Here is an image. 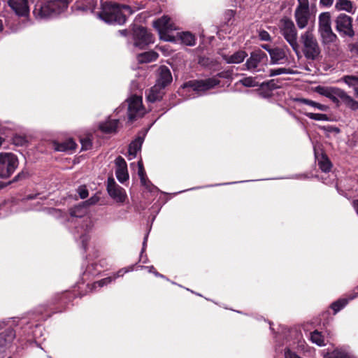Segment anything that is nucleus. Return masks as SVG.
<instances>
[{
    "label": "nucleus",
    "instance_id": "obj_1",
    "mask_svg": "<svg viewBox=\"0 0 358 358\" xmlns=\"http://www.w3.org/2000/svg\"><path fill=\"white\" fill-rule=\"evenodd\" d=\"M101 9L97 15L100 19L108 24H122L126 22L127 15H131L133 13L129 6L112 2L103 3Z\"/></svg>",
    "mask_w": 358,
    "mask_h": 358
},
{
    "label": "nucleus",
    "instance_id": "obj_2",
    "mask_svg": "<svg viewBox=\"0 0 358 358\" xmlns=\"http://www.w3.org/2000/svg\"><path fill=\"white\" fill-rule=\"evenodd\" d=\"M68 5L67 0H48L43 3L36 5L33 13L37 19H46L64 12Z\"/></svg>",
    "mask_w": 358,
    "mask_h": 358
},
{
    "label": "nucleus",
    "instance_id": "obj_3",
    "mask_svg": "<svg viewBox=\"0 0 358 358\" xmlns=\"http://www.w3.org/2000/svg\"><path fill=\"white\" fill-rule=\"evenodd\" d=\"M280 33L299 57L300 55L298 33L293 21L287 17L281 19L278 24Z\"/></svg>",
    "mask_w": 358,
    "mask_h": 358
},
{
    "label": "nucleus",
    "instance_id": "obj_4",
    "mask_svg": "<svg viewBox=\"0 0 358 358\" xmlns=\"http://www.w3.org/2000/svg\"><path fill=\"white\" fill-rule=\"evenodd\" d=\"M302 51L307 59L315 60L320 54V48L313 31L308 29L300 36Z\"/></svg>",
    "mask_w": 358,
    "mask_h": 358
},
{
    "label": "nucleus",
    "instance_id": "obj_5",
    "mask_svg": "<svg viewBox=\"0 0 358 358\" xmlns=\"http://www.w3.org/2000/svg\"><path fill=\"white\" fill-rule=\"evenodd\" d=\"M318 31L324 43H331L337 38L333 32L331 25V15L329 12H324L318 17Z\"/></svg>",
    "mask_w": 358,
    "mask_h": 358
},
{
    "label": "nucleus",
    "instance_id": "obj_6",
    "mask_svg": "<svg viewBox=\"0 0 358 358\" xmlns=\"http://www.w3.org/2000/svg\"><path fill=\"white\" fill-rule=\"evenodd\" d=\"M18 166V159L15 155L11 152L0 153V178H8Z\"/></svg>",
    "mask_w": 358,
    "mask_h": 358
},
{
    "label": "nucleus",
    "instance_id": "obj_7",
    "mask_svg": "<svg viewBox=\"0 0 358 358\" xmlns=\"http://www.w3.org/2000/svg\"><path fill=\"white\" fill-rule=\"evenodd\" d=\"M220 84L217 76L201 80H192L184 85V88H191L194 92L199 94L205 92Z\"/></svg>",
    "mask_w": 358,
    "mask_h": 358
},
{
    "label": "nucleus",
    "instance_id": "obj_8",
    "mask_svg": "<svg viewBox=\"0 0 358 358\" xmlns=\"http://www.w3.org/2000/svg\"><path fill=\"white\" fill-rule=\"evenodd\" d=\"M152 25L157 30L161 38L169 41L166 34L172 30H176V27L169 15H163L162 17L153 21Z\"/></svg>",
    "mask_w": 358,
    "mask_h": 358
},
{
    "label": "nucleus",
    "instance_id": "obj_9",
    "mask_svg": "<svg viewBox=\"0 0 358 358\" xmlns=\"http://www.w3.org/2000/svg\"><path fill=\"white\" fill-rule=\"evenodd\" d=\"M107 192L109 196L117 203H122L127 199L125 189L117 185L113 178H108L107 180Z\"/></svg>",
    "mask_w": 358,
    "mask_h": 358
},
{
    "label": "nucleus",
    "instance_id": "obj_10",
    "mask_svg": "<svg viewBox=\"0 0 358 358\" xmlns=\"http://www.w3.org/2000/svg\"><path fill=\"white\" fill-rule=\"evenodd\" d=\"M267 61V55L261 50H255L250 53V57L247 59L245 66L248 71L258 72L261 70L259 67L261 64Z\"/></svg>",
    "mask_w": 358,
    "mask_h": 358
},
{
    "label": "nucleus",
    "instance_id": "obj_11",
    "mask_svg": "<svg viewBox=\"0 0 358 358\" xmlns=\"http://www.w3.org/2000/svg\"><path fill=\"white\" fill-rule=\"evenodd\" d=\"M128 101V116L131 121H133L136 117L142 116L145 113V109L143 107L142 97L139 96H132L127 100Z\"/></svg>",
    "mask_w": 358,
    "mask_h": 358
},
{
    "label": "nucleus",
    "instance_id": "obj_12",
    "mask_svg": "<svg viewBox=\"0 0 358 358\" xmlns=\"http://www.w3.org/2000/svg\"><path fill=\"white\" fill-rule=\"evenodd\" d=\"M352 20L350 16L345 14H340L336 20L337 31L345 36L352 37L355 35V32L352 29Z\"/></svg>",
    "mask_w": 358,
    "mask_h": 358
},
{
    "label": "nucleus",
    "instance_id": "obj_13",
    "mask_svg": "<svg viewBox=\"0 0 358 358\" xmlns=\"http://www.w3.org/2000/svg\"><path fill=\"white\" fill-rule=\"evenodd\" d=\"M333 102L338 105L340 103H343L346 107L352 110H358V101L355 100L351 96L348 95L344 90L336 87Z\"/></svg>",
    "mask_w": 358,
    "mask_h": 358
},
{
    "label": "nucleus",
    "instance_id": "obj_14",
    "mask_svg": "<svg viewBox=\"0 0 358 358\" xmlns=\"http://www.w3.org/2000/svg\"><path fill=\"white\" fill-rule=\"evenodd\" d=\"M134 45L141 48L154 42L152 35L143 27H138L134 29Z\"/></svg>",
    "mask_w": 358,
    "mask_h": 358
},
{
    "label": "nucleus",
    "instance_id": "obj_15",
    "mask_svg": "<svg viewBox=\"0 0 358 358\" xmlns=\"http://www.w3.org/2000/svg\"><path fill=\"white\" fill-rule=\"evenodd\" d=\"M115 175L118 181L121 183L129 179V173L126 161L121 156L117 157L115 160Z\"/></svg>",
    "mask_w": 358,
    "mask_h": 358
},
{
    "label": "nucleus",
    "instance_id": "obj_16",
    "mask_svg": "<svg viewBox=\"0 0 358 358\" xmlns=\"http://www.w3.org/2000/svg\"><path fill=\"white\" fill-rule=\"evenodd\" d=\"M8 3L17 15L25 17L29 16V8L27 0H8Z\"/></svg>",
    "mask_w": 358,
    "mask_h": 358
},
{
    "label": "nucleus",
    "instance_id": "obj_17",
    "mask_svg": "<svg viewBox=\"0 0 358 358\" xmlns=\"http://www.w3.org/2000/svg\"><path fill=\"white\" fill-rule=\"evenodd\" d=\"M310 16L309 7H296L294 18L299 29H303L307 26Z\"/></svg>",
    "mask_w": 358,
    "mask_h": 358
},
{
    "label": "nucleus",
    "instance_id": "obj_18",
    "mask_svg": "<svg viewBox=\"0 0 358 358\" xmlns=\"http://www.w3.org/2000/svg\"><path fill=\"white\" fill-rule=\"evenodd\" d=\"M271 64H283L287 60L285 50L282 48L276 47L269 51Z\"/></svg>",
    "mask_w": 358,
    "mask_h": 358
},
{
    "label": "nucleus",
    "instance_id": "obj_19",
    "mask_svg": "<svg viewBox=\"0 0 358 358\" xmlns=\"http://www.w3.org/2000/svg\"><path fill=\"white\" fill-rule=\"evenodd\" d=\"M171 81L172 76L170 70L166 66H161L159 69V76L157 80V83L165 88Z\"/></svg>",
    "mask_w": 358,
    "mask_h": 358
},
{
    "label": "nucleus",
    "instance_id": "obj_20",
    "mask_svg": "<svg viewBox=\"0 0 358 358\" xmlns=\"http://www.w3.org/2000/svg\"><path fill=\"white\" fill-rule=\"evenodd\" d=\"M247 56L248 54L244 50H238L232 55H222L223 59L227 64H240L244 61Z\"/></svg>",
    "mask_w": 358,
    "mask_h": 358
},
{
    "label": "nucleus",
    "instance_id": "obj_21",
    "mask_svg": "<svg viewBox=\"0 0 358 358\" xmlns=\"http://www.w3.org/2000/svg\"><path fill=\"white\" fill-rule=\"evenodd\" d=\"M97 3L98 0H78L74 7L77 10L92 12Z\"/></svg>",
    "mask_w": 358,
    "mask_h": 358
},
{
    "label": "nucleus",
    "instance_id": "obj_22",
    "mask_svg": "<svg viewBox=\"0 0 358 358\" xmlns=\"http://www.w3.org/2000/svg\"><path fill=\"white\" fill-rule=\"evenodd\" d=\"M143 140V137L138 136L130 143L128 150L129 160L134 159L136 157L137 152L141 149Z\"/></svg>",
    "mask_w": 358,
    "mask_h": 358
},
{
    "label": "nucleus",
    "instance_id": "obj_23",
    "mask_svg": "<svg viewBox=\"0 0 358 358\" xmlns=\"http://www.w3.org/2000/svg\"><path fill=\"white\" fill-rule=\"evenodd\" d=\"M164 87L156 83L152 87L150 88V92L147 96V99L150 102H155L162 99L164 95L163 90Z\"/></svg>",
    "mask_w": 358,
    "mask_h": 358
},
{
    "label": "nucleus",
    "instance_id": "obj_24",
    "mask_svg": "<svg viewBox=\"0 0 358 358\" xmlns=\"http://www.w3.org/2000/svg\"><path fill=\"white\" fill-rule=\"evenodd\" d=\"M138 174L141 179V184L145 187L146 189H148L150 192H153L154 189H157V188L153 186L150 181L147 180L145 178V172L144 171L143 164L142 160H139L138 162Z\"/></svg>",
    "mask_w": 358,
    "mask_h": 358
},
{
    "label": "nucleus",
    "instance_id": "obj_25",
    "mask_svg": "<svg viewBox=\"0 0 358 358\" xmlns=\"http://www.w3.org/2000/svg\"><path fill=\"white\" fill-rule=\"evenodd\" d=\"M15 337V331L13 329H7L5 331L0 334V347H3L7 343L13 341Z\"/></svg>",
    "mask_w": 358,
    "mask_h": 358
},
{
    "label": "nucleus",
    "instance_id": "obj_26",
    "mask_svg": "<svg viewBox=\"0 0 358 358\" xmlns=\"http://www.w3.org/2000/svg\"><path fill=\"white\" fill-rule=\"evenodd\" d=\"M336 87H325V86H317L315 88L316 92L319 94L324 96L333 101V99H336L334 97V94L336 92Z\"/></svg>",
    "mask_w": 358,
    "mask_h": 358
},
{
    "label": "nucleus",
    "instance_id": "obj_27",
    "mask_svg": "<svg viewBox=\"0 0 358 358\" xmlns=\"http://www.w3.org/2000/svg\"><path fill=\"white\" fill-rule=\"evenodd\" d=\"M357 296H358V292L350 294L348 299H342L334 302L331 307L334 310V313H338L348 303L349 301L354 299Z\"/></svg>",
    "mask_w": 358,
    "mask_h": 358
},
{
    "label": "nucleus",
    "instance_id": "obj_28",
    "mask_svg": "<svg viewBox=\"0 0 358 358\" xmlns=\"http://www.w3.org/2000/svg\"><path fill=\"white\" fill-rule=\"evenodd\" d=\"M76 147V143L72 138H69L62 143L55 144V149L59 152H66L75 150Z\"/></svg>",
    "mask_w": 358,
    "mask_h": 358
},
{
    "label": "nucleus",
    "instance_id": "obj_29",
    "mask_svg": "<svg viewBox=\"0 0 358 358\" xmlns=\"http://www.w3.org/2000/svg\"><path fill=\"white\" fill-rule=\"evenodd\" d=\"M127 270H120L113 278L112 277H108L103 279H101V280H99L94 283L93 287L94 288H96L97 287H101L104 285H106L112 282L113 280H115L117 277L122 276L125 273H127Z\"/></svg>",
    "mask_w": 358,
    "mask_h": 358
},
{
    "label": "nucleus",
    "instance_id": "obj_30",
    "mask_svg": "<svg viewBox=\"0 0 358 358\" xmlns=\"http://www.w3.org/2000/svg\"><path fill=\"white\" fill-rule=\"evenodd\" d=\"M335 8L337 10H345L350 13H354L352 3L349 0H337Z\"/></svg>",
    "mask_w": 358,
    "mask_h": 358
},
{
    "label": "nucleus",
    "instance_id": "obj_31",
    "mask_svg": "<svg viewBox=\"0 0 358 358\" xmlns=\"http://www.w3.org/2000/svg\"><path fill=\"white\" fill-rule=\"evenodd\" d=\"M158 57V54L154 51L145 52L138 56V61L140 63H148L155 61Z\"/></svg>",
    "mask_w": 358,
    "mask_h": 358
},
{
    "label": "nucleus",
    "instance_id": "obj_32",
    "mask_svg": "<svg viewBox=\"0 0 358 358\" xmlns=\"http://www.w3.org/2000/svg\"><path fill=\"white\" fill-rule=\"evenodd\" d=\"M118 120H108L100 125V129L106 133H112L117 129Z\"/></svg>",
    "mask_w": 358,
    "mask_h": 358
},
{
    "label": "nucleus",
    "instance_id": "obj_33",
    "mask_svg": "<svg viewBox=\"0 0 358 358\" xmlns=\"http://www.w3.org/2000/svg\"><path fill=\"white\" fill-rule=\"evenodd\" d=\"M318 166L322 171L329 172L331 169L332 164L329 158L326 155H322L318 159Z\"/></svg>",
    "mask_w": 358,
    "mask_h": 358
},
{
    "label": "nucleus",
    "instance_id": "obj_34",
    "mask_svg": "<svg viewBox=\"0 0 358 358\" xmlns=\"http://www.w3.org/2000/svg\"><path fill=\"white\" fill-rule=\"evenodd\" d=\"M298 101L301 103H304L306 105H308L310 106H312V107H313L315 108H317V109H318L320 110H322V111H326L328 109V107L327 106L321 104V103H319L317 102L313 101L310 100V99H299Z\"/></svg>",
    "mask_w": 358,
    "mask_h": 358
},
{
    "label": "nucleus",
    "instance_id": "obj_35",
    "mask_svg": "<svg viewBox=\"0 0 358 358\" xmlns=\"http://www.w3.org/2000/svg\"><path fill=\"white\" fill-rule=\"evenodd\" d=\"M180 38L182 43L186 45L192 46L195 44V37L189 32H182Z\"/></svg>",
    "mask_w": 358,
    "mask_h": 358
},
{
    "label": "nucleus",
    "instance_id": "obj_36",
    "mask_svg": "<svg viewBox=\"0 0 358 358\" xmlns=\"http://www.w3.org/2000/svg\"><path fill=\"white\" fill-rule=\"evenodd\" d=\"M310 341L313 343H315L319 346L325 345L324 336L318 331L315 330L313 332L310 333Z\"/></svg>",
    "mask_w": 358,
    "mask_h": 358
},
{
    "label": "nucleus",
    "instance_id": "obj_37",
    "mask_svg": "<svg viewBox=\"0 0 358 358\" xmlns=\"http://www.w3.org/2000/svg\"><path fill=\"white\" fill-rule=\"evenodd\" d=\"M86 213L87 208L85 205L76 206L71 210V215L73 217H82Z\"/></svg>",
    "mask_w": 358,
    "mask_h": 358
},
{
    "label": "nucleus",
    "instance_id": "obj_38",
    "mask_svg": "<svg viewBox=\"0 0 358 358\" xmlns=\"http://www.w3.org/2000/svg\"><path fill=\"white\" fill-rule=\"evenodd\" d=\"M342 80L349 87L355 88L358 87V76H345L342 78Z\"/></svg>",
    "mask_w": 358,
    "mask_h": 358
},
{
    "label": "nucleus",
    "instance_id": "obj_39",
    "mask_svg": "<svg viewBox=\"0 0 358 358\" xmlns=\"http://www.w3.org/2000/svg\"><path fill=\"white\" fill-rule=\"evenodd\" d=\"M239 83L245 87H251L259 85V83L257 82L256 78L253 77H245L238 81Z\"/></svg>",
    "mask_w": 358,
    "mask_h": 358
},
{
    "label": "nucleus",
    "instance_id": "obj_40",
    "mask_svg": "<svg viewBox=\"0 0 358 358\" xmlns=\"http://www.w3.org/2000/svg\"><path fill=\"white\" fill-rule=\"evenodd\" d=\"M305 115L311 120L317 121H328L329 117L326 114L322 113H305Z\"/></svg>",
    "mask_w": 358,
    "mask_h": 358
},
{
    "label": "nucleus",
    "instance_id": "obj_41",
    "mask_svg": "<svg viewBox=\"0 0 358 358\" xmlns=\"http://www.w3.org/2000/svg\"><path fill=\"white\" fill-rule=\"evenodd\" d=\"M326 358H349L348 354L343 350H335L329 353Z\"/></svg>",
    "mask_w": 358,
    "mask_h": 358
},
{
    "label": "nucleus",
    "instance_id": "obj_42",
    "mask_svg": "<svg viewBox=\"0 0 358 358\" xmlns=\"http://www.w3.org/2000/svg\"><path fill=\"white\" fill-rule=\"evenodd\" d=\"M292 71L286 68H277L269 71V76H275L280 74H291Z\"/></svg>",
    "mask_w": 358,
    "mask_h": 358
},
{
    "label": "nucleus",
    "instance_id": "obj_43",
    "mask_svg": "<svg viewBox=\"0 0 358 358\" xmlns=\"http://www.w3.org/2000/svg\"><path fill=\"white\" fill-rule=\"evenodd\" d=\"M259 37L260 40L264 41H269L271 39V36L268 34V32H267L265 30H260L259 31Z\"/></svg>",
    "mask_w": 358,
    "mask_h": 358
},
{
    "label": "nucleus",
    "instance_id": "obj_44",
    "mask_svg": "<svg viewBox=\"0 0 358 358\" xmlns=\"http://www.w3.org/2000/svg\"><path fill=\"white\" fill-rule=\"evenodd\" d=\"M83 150H88L92 146V143L88 138H84L80 140Z\"/></svg>",
    "mask_w": 358,
    "mask_h": 358
},
{
    "label": "nucleus",
    "instance_id": "obj_45",
    "mask_svg": "<svg viewBox=\"0 0 358 358\" xmlns=\"http://www.w3.org/2000/svg\"><path fill=\"white\" fill-rule=\"evenodd\" d=\"M78 192L81 199H85L88 196V191L85 187H80Z\"/></svg>",
    "mask_w": 358,
    "mask_h": 358
},
{
    "label": "nucleus",
    "instance_id": "obj_46",
    "mask_svg": "<svg viewBox=\"0 0 358 358\" xmlns=\"http://www.w3.org/2000/svg\"><path fill=\"white\" fill-rule=\"evenodd\" d=\"M99 201V197L98 196H92L87 201H86L83 205H93Z\"/></svg>",
    "mask_w": 358,
    "mask_h": 358
},
{
    "label": "nucleus",
    "instance_id": "obj_47",
    "mask_svg": "<svg viewBox=\"0 0 358 358\" xmlns=\"http://www.w3.org/2000/svg\"><path fill=\"white\" fill-rule=\"evenodd\" d=\"M80 240L83 243V248L86 249V243L89 240V236L87 234H83L80 236Z\"/></svg>",
    "mask_w": 358,
    "mask_h": 358
},
{
    "label": "nucleus",
    "instance_id": "obj_48",
    "mask_svg": "<svg viewBox=\"0 0 358 358\" xmlns=\"http://www.w3.org/2000/svg\"><path fill=\"white\" fill-rule=\"evenodd\" d=\"M299 5L297 7H309V3L308 0H298Z\"/></svg>",
    "mask_w": 358,
    "mask_h": 358
},
{
    "label": "nucleus",
    "instance_id": "obj_49",
    "mask_svg": "<svg viewBox=\"0 0 358 358\" xmlns=\"http://www.w3.org/2000/svg\"><path fill=\"white\" fill-rule=\"evenodd\" d=\"M24 142V139L23 138H20V137H15L14 138V143L16 144V145H22Z\"/></svg>",
    "mask_w": 358,
    "mask_h": 358
},
{
    "label": "nucleus",
    "instance_id": "obj_50",
    "mask_svg": "<svg viewBox=\"0 0 358 358\" xmlns=\"http://www.w3.org/2000/svg\"><path fill=\"white\" fill-rule=\"evenodd\" d=\"M334 0H320V3L325 6H330L332 5Z\"/></svg>",
    "mask_w": 358,
    "mask_h": 358
},
{
    "label": "nucleus",
    "instance_id": "obj_51",
    "mask_svg": "<svg viewBox=\"0 0 358 358\" xmlns=\"http://www.w3.org/2000/svg\"><path fill=\"white\" fill-rule=\"evenodd\" d=\"M84 221L86 222V227L90 229L92 226V222L89 217H86Z\"/></svg>",
    "mask_w": 358,
    "mask_h": 358
},
{
    "label": "nucleus",
    "instance_id": "obj_52",
    "mask_svg": "<svg viewBox=\"0 0 358 358\" xmlns=\"http://www.w3.org/2000/svg\"><path fill=\"white\" fill-rule=\"evenodd\" d=\"M148 234L145 236L144 238V240H143V248H142V251L141 252H143L145 249V247H146V243H147V240H148Z\"/></svg>",
    "mask_w": 358,
    "mask_h": 358
},
{
    "label": "nucleus",
    "instance_id": "obj_53",
    "mask_svg": "<svg viewBox=\"0 0 358 358\" xmlns=\"http://www.w3.org/2000/svg\"><path fill=\"white\" fill-rule=\"evenodd\" d=\"M353 207L358 215V200H355L353 201Z\"/></svg>",
    "mask_w": 358,
    "mask_h": 358
},
{
    "label": "nucleus",
    "instance_id": "obj_54",
    "mask_svg": "<svg viewBox=\"0 0 358 358\" xmlns=\"http://www.w3.org/2000/svg\"><path fill=\"white\" fill-rule=\"evenodd\" d=\"M154 270H155V268H154L153 266H150V267L149 268V271H150V272H152V273H155V275H157V276H158V275H159V276L162 277V275H159L157 272H156V271H154Z\"/></svg>",
    "mask_w": 358,
    "mask_h": 358
},
{
    "label": "nucleus",
    "instance_id": "obj_55",
    "mask_svg": "<svg viewBox=\"0 0 358 358\" xmlns=\"http://www.w3.org/2000/svg\"><path fill=\"white\" fill-rule=\"evenodd\" d=\"M262 48H263L264 50H266L268 53H269V51H270L271 50H272V49H273V48H271L269 47V45H267V44L263 45H262Z\"/></svg>",
    "mask_w": 358,
    "mask_h": 358
},
{
    "label": "nucleus",
    "instance_id": "obj_56",
    "mask_svg": "<svg viewBox=\"0 0 358 358\" xmlns=\"http://www.w3.org/2000/svg\"><path fill=\"white\" fill-rule=\"evenodd\" d=\"M119 33L122 35V36H126L127 34V31L126 29H123V30H120L119 31Z\"/></svg>",
    "mask_w": 358,
    "mask_h": 358
},
{
    "label": "nucleus",
    "instance_id": "obj_57",
    "mask_svg": "<svg viewBox=\"0 0 358 358\" xmlns=\"http://www.w3.org/2000/svg\"><path fill=\"white\" fill-rule=\"evenodd\" d=\"M3 31V22L0 20V33Z\"/></svg>",
    "mask_w": 358,
    "mask_h": 358
},
{
    "label": "nucleus",
    "instance_id": "obj_58",
    "mask_svg": "<svg viewBox=\"0 0 358 358\" xmlns=\"http://www.w3.org/2000/svg\"><path fill=\"white\" fill-rule=\"evenodd\" d=\"M354 48H355L356 52L358 54V43L356 44Z\"/></svg>",
    "mask_w": 358,
    "mask_h": 358
},
{
    "label": "nucleus",
    "instance_id": "obj_59",
    "mask_svg": "<svg viewBox=\"0 0 358 358\" xmlns=\"http://www.w3.org/2000/svg\"><path fill=\"white\" fill-rule=\"evenodd\" d=\"M355 95L358 97V87H355Z\"/></svg>",
    "mask_w": 358,
    "mask_h": 358
},
{
    "label": "nucleus",
    "instance_id": "obj_60",
    "mask_svg": "<svg viewBox=\"0 0 358 358\" xmlns=\"http://www.w3.org/2000/svg\"><path fill=\"white\" fill-rule=\"evenodd\" d=\"M2 142H3L2 138L0 137V147H1V145H2Z\"/></svg>",
    "mask_w": 358,
    "mask_h": 358
},
{
    "label": "nucleus",
    "instance_id": "obj_61",
    "mask_svg": "<svg viewBox=\"0 0 358 358\" xmlns=\"http://www.w3.org/2000/svg\"><path fill=\"white\" fill-rule=\"evenodd\" d=\"M8 358H11V357H8Z\"/></svg>",
    "mask_w": 358,
    "mask_h": 358
}]
</instances>
